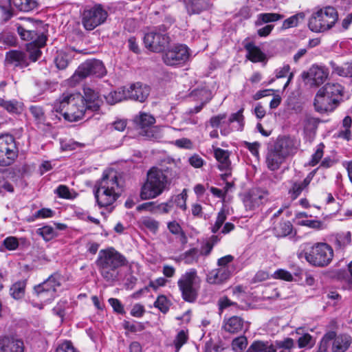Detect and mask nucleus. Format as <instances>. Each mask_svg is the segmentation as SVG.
I'll return each instance as SVG.
<instances>
[{
	"label": "nucleus",
	"instance_id": "680f3d73",
	"mask_svg": "<svg viewBox=\"0 0 352 352\" xmlns=\"http://www.w3.org/2000/svg\"><path fill=\"white\" fill-rule=\"evenodd\" d=\"M187 340H188L187 333L184 330L180 331L177 333V335L174 340V344H175L177 351H178L181 349V347L187 342Z\"/></svg>",
	"mask_w": 352,
	"mask_h": 352
},
{
	"label": "nucleus",
	"instance_id": "774afa93",
	"mask_svg": "<svg viewBox=\"0 0 352 352\" xmlns=\"http://www.w3.org/2000/svg\"><path fill=\"white\" fill-rule=\"evenodd\" d=\"M56 352H78L69 341H65L60 344L56 349Z\"/></svg>",
	"mask_w": 352,
	"mask_h": 352
},
{
	"label": "nucleus",
	"instance_id": "f8f14e48",
	"mask_svg": "<svg viewBox=\"0 0 352 352\" xmlns=\"http://www.w3.org/2000/svg\"><path fill=\"white\" fill-rule=\"evenodd\" d=\"M331 341H333V352H344L349 347L351 343V338L348 335L337 336L335 331H329L324 334L320 341L319 352H326Z\"/></svg>",
	"mask_w": 352,
	"mask_h": 352
},
{
	"label": "nucleus",
	"instance_id": "09e8293b",
	"mask_svg": "<svg viewBox=\"0 0 352 352\" xmlns=\"http://www.w3.org/2000/svg\"><path fill=\"white\" fill-rule=\"evenodd\" d=\"M301 124L305 133L311 132L317 128L318 120L310 115L305 114L301 120Z\"/></svg>",
	"mask_w": 352,
	"mask_h": 352
},
{
	"label": "nucleus",
	"instance_id": "aec40b11",
	"mask_svg": "<svg viewBox=\"0 0 352 352\" xmlns=\"http://www.w3.org/2000/svg\"><path fill=\"white\" fill-rule=\"evenodd\" d=\"M24 343L18 338L0 336V352H24Z\"/></svg>",
	"mask_w": 352,
	"mask_h": 352
},
{
	"label": "nucleus",
	"instance_id": "8fccbe9b",
	"mask_svg": "<svg viewBox=\"0 0 352 352\" xmlns=\"http://www.w3.org/2000/svg\"><path fill=\"white\" fill-rule=\"evenodd\" d=\"M170 305V301L164 295L159 296L154 302V306L159 309L163 314H166L168 311Z\"/></svg>",
	"mask_w": 352,
	"mask_h": 352
},
{
	"label": "nucleus",
	"instance_id": "5fc2aeb1",
	"mask_svg": "<svg viewBox=\"0 0 352 352\" xmlns=\"http://www.w3.org/2000/svg\"><path fill=\"white\" fill-rule=\"evenodd\" d=\"M34 293L36 295L38 299L44 303H47L55 298L54 294H51L50 296V294L47 291H45L44 289H37V287H34Z\"/></svg>",
	"mask_w": 352,
	"mask_h": 352
},
{
	"label": "nucleus",
	"instance_id": "37998d69",
	"mask_svg": "<svg viewBox=\"0 0 352 352\" xmlns=\"http://www.w3.org/2000/svg\"><path fill=\"white\" fill-rule=\"evenodd\" d=\"M305 18V14L303 12H298L283 22L282 29L286 30L290 28H294L298 25L300 21H302Z\"/></svg>",
	"mask_w": 352,
	"mask_h": 352
},
{
	"label": "nucleus",
	"instance_id": "69168bd1",
	"mask_svg": "<svg viewBox=\"0 0 352 352\" xmlns=\"http://www.w3.org/2000/svg\"><path fill=\"white\" fill-rule=\"evenodd\" d=\"M323 148L324 145L322 144L318 145L316 152L312 155L309 165L314 166L320 162L323 156Z\"/></svg>",
	"mask_w": 352,
	"mask_h": 352
},
{
	"label": "nucleus",
	"instance_id": "79ce46f5",
	"mask_svg": "<svg viewBox=\"0 0 352 352\" xmlns=\"http://www.w3.org/2000/svg\"><path fill=\"white\" fill-rule=\"evenodd\" d=\"M107 102L110 104H113L121 102L123 100L128 99L126 90L125 89H119L110 92L105 96Z\"/></svg>",
	"mask_w": 352,
	"mask_h": 352
},
{
	"label": "nucleus",
	"instance_id": "5701e85b",
	"mask_svg": "<svg viewBox=\"0 0 352 352\" xmlns=\"http://www.w3.org/2000/svg\"><path fill=\"white\" fill-rule=\"evenodd\" d=\"M84 102L87 110L96 111L102 104V100L98 93L89 87L84 88Z\"/></svg>",
	"mask_w": 352,
	"mask_h": 352
},
{
	"label": "nucleus",
	"instance_id": "bf43d9fd",
	"mask_svg": "<svg viewBox=\"0 0 352 352\" xmlns=\"http://www.w3.org/2000/svg\"><path fill=\"white\" fill-rule=\"evenodd\" d=\"M272 277L276 279H280L289 282L292 281L294 279L292 274L287 270L283 269H278L275 271Z\"/></svg>",
	"mask_w": 352,
	"mask_h": 352
},
{
	"label": "nucleus",
	"instance_id": "6e6d98bb",
	"mask_svg": "<svg viewBox=\"0 0 352 352\" xmlns=\"http://www.w3.org/2000/svg\"><path fill=\"white\" fill-rule=\"evenodd\" d=\"M248 345L247 338L244 336L238 337L232 340V347L236 352H240L246 348Z\"/></svg>",
	"mask_w": 352,
	"mask_h": 352
},
{
	"label": "nucleus",
	"instance_id": "f704fd0d",
	"mask_svg": "<svg viewBox=\"0 0 352 352\" xmlns=\"http://www.w3.org/2000/svg\"><path fill=\"white\" fill-rule=\"evenodd\" d=\"M284 16L278 13H261L256 16V20L254 22L256 26H261L264 23L278 21L283 19Z\"/></svg>",
	"mask_w": 352,
	"mask_h": 352
},
{
	"label": "nucleus",
	"instance_id": "338daca9",
	"mask_svg": "<svg viewBox=\"0 0 352 352\" xmlns=\"http://www.w3.org/2000/svg\"><path fill=\"white\" fill-rule=\"evenodd\" d=\"M54 212L50 208H42L37 212H36L33 217L32 221H34L35 219H45L50 218L53 217Z\"/></svg>",
	"mask_w": 352,
	"mask_h": 352
},
{
	"label": "nucleus",
	"instance_id": "4be33fe9",
	"mask_svg": "<svg viewBox=\"0 0 352 352\" xmlns=\"http://www.w3.org/2000/svg\"><path fill=\"white\" fill-rule=\"evenodd\" d=\"M173 208L172 201L157 204L155 201L145 202L137 207L138 211H147L151 213L167 214Z\"/></svg>",
	"mask_w": 352,
	"mask_h": 352
},
{
	"label": "nucleus",
	"instance_id": "13d9d810",
	"mask_svg": "<svg viewBox=\"0 0 352 352\" xmlns=\"http://www.w3.org/2000/svg\"><path fill=\"white\" fill-rule=\"evenodd\" d=\"M186 199H187V193L186 192V190H184L183 192L174 198L172 201V204L173 203L179 208L183 210H186Z\"/></svg>",
	"mask_w": 352,
	"mask_h": 352
},
{
	"label": "nucleus",
	"instance_id": "39448f33",
	"mask_svg": "<svg viewBox=\"0 0 352 352\" xmlns=\"http://www.w3.org/2000/svg\"><path fill=\"white\" fill-rule=\"evenodd\" d=\"M34 26V23L30 19H27L25 24L17 28V32L21 38L30 41V43H28L26 47L30 54L28 60L30 59L32 62L36 61L40 58L41 55V48L45 45L47 40V37L43 32Z\"/></svg>",
	"mask_w": 352,
	"mask_h": 352
},
{
	"label": "nucleus",
	"instance_id": "f03ea898",
	"mask_svg": "<svg viewBox=\"0 0 352 352\" xmlns=\"http://www.w3.org/2000/svg\"><path fill=\"white\" fill-rule=\"evenodd\" d=\"M94 196L100 208L112 205L120 196L123 188L122 177L114 170L104 173L95 186Z\"/></svg>",
	"mask_w": 352,
	"mask_h": 352
},
{
	"label": "nucleus",
	"instance_id": "72a5a7b5",
	"mask_svg": "<svg viewBox=\"0 0 352 352\" xmlns=\"http://www.w3.org/2000/svg\"><path fill=\"white\" fill-rule=\"evenodd\" d=\"M60 285L58 277L56 275H52L46 280L42 283L36 285L37 289H44L47 291L50 295L52 294H56V288Z\"/></svg>",
	"mask_w": 352,
	"mask_h": 352
},
{
	"label": "nucleus",
	"instance_id": "423d86ee",
	"mask_svg": "<svg viewBox=\"0 0 352 352\" xmlns=\"http://www.w3.org/2000/svg\"><path fill=\"white\" fill-rule=\"evenodd\" d=\"M338 20L336 9L332 6H326L313 12L309 19L308 27L314 32H324L331 29Z\"/></svg>",
	"mask_w": 352,
	"mask_h": 352
},
{
	"label": "nucleus",
	"instance_id": "a18cd8bd",
	"mask_svg": "<svg viewBox=\"0 0 352 352\" xmlns=\"http://www.w3.org/2000/svg\"><path fill=\"white\" fill-rule=\"evenodd\" d=\"M135 122L138 126L144 129L153 125L155 122V119L151 114L140 113V115L135 118Z\"/></svg>",
	"mask_w": 352,
	"mask_h": 352
},
{
	"label": "nucleus",
	"instance_id": "c9c22d12",
	"mask_svg": "<svg viewBox=\"0 0 352 352\" xmlns=\"http://www.w3.org/2000/svg\"><path fill=\"white\" fill-rule=\"evenodd\" d=\"M335 244L337 248L344 249L351 242V233L349 231H342L335 234Z\"/></svg>",
	"mask_w": 352,
	"mask_h": 352
},
{
	"label": "nucleus",
	"instance_id": "9b49d317",
	"mask_svg": "<svg viewBox=\"0 0 352 352\" xmlns=\"http://www.w3.org/2000/svg\"><path fill=\"white\" fill-rule=\"evenodd\" d=\"M18 152L15 139L12 135H0V166L11 165L17 157Z\"/></svg>",
	"mask_w": 352,
	"mask_h": 352
},
{
	"label": "nucleus",
	"instance_id": "0eeeda50",
	"mask_svg": "<svg viewBox=\"0 0 352 352\" xmlns=\"http://www.w3.org/2000/svg\"><path fill=\"white\" fill-rule=\"evenodd\" d=\"M302 254L310 265L319 267L327 266L333 258V250L331 246L322 242L315 243L307 247Z\"/></svg>",
	"mask_w": 352,
	"mask_h": 352
},
{
	"label": "nucleus",
	"instance_id": "4468645a",
	"mask_svg": "<svg viewBox=\"0 0 352 352\" xmlns=\"http://www.w3.org/2000/svg\"><path fill=\"white\" fill-rule=\"evenodd\" d=\"M170 42L168 35L164 32L151 31L144 37L145 47L153 52H161L168 47Z\"/></svg>",
	"mask_w": 352,
	"mask_h": 352
},
{
	"label": "nucleus",
	"instance_id": "de8ad7c7",
	"mask_svg": "<svg viewBox=\"0 0 352 352\" xmlns=\"http://www.w3.org/2000/svg\"><path fill=\"white\" fill-rule=\"evenodd\" d=\"M288 75L287 80L283 86V89L289 85L292 78H294V73L290 72V66L288 64L284 65L283 67L278 68L276 70V78H285Z\"/></svg>",
	"mask_w": 352,
	"mask_h": 352
},
{
	"label": "nucleus",
	"instance_id": "dca6fc26",
	"mask_svg": "<svg viewBox=\"0 0 352 352\" xmlns=\"http://www.w3.org/2000/svg\"><path fill=\"white\" fill-rule=\"evenodd\" d=\"M300 146V141L294 137L283 135L278 137L274 143V148L285 157L295 154Z\"/></svg>",
	"mask_w": 352,
	"mask_h": 352
},
{
	"label": "nucleus",
	"instance_id": "1a4fd4ad",
	"mask_svg": "<svg viewBox=\"0 0 352 352\" xmlns=\"http://www.w3.org/2000/svg\"><path fill=\"white\" fill-rule=\"evenodd\" d=\"M108 16L107 11L101 4L87 6L82 14V24L87 30H93L104 23Z\"/></svg>",
	"mask_w": 352,
	"mask_h": 352
},
{
	"label": "nucleus",
	"instance_id": "2eb2a0df",
	"mask_svg": "<svg viewBox=\"0 0 352 352\" xmlns=\"http://www.w3.org/2000/svg\"><path fill=\"white\" fill-rule=\"evenodd\" d=\"M188 48L183 45H177L167 50L163 54L164 63L169 66L184 64L188 58Z\"/></svg>",
	"mask_w": 352,
	"mask_h": 352
},
{
	"label": "nucleus",
	"instance_id": "e433bc0d",
	"mask_svg": "<svg viewBox=\"0 0 352 352\" xmlns=\"http://www.w3.org/2000/svg\"><path fill=\"white\" fill-rule=\"evenodd\" d=\"M10 2L19 10L23 12L32 11L38 6L36 0H10Z\"/></svg>",
	"mask_w": 352,
	"mask_h": 352
},
{
	"label": "nucleus",
	"instance_id": "e2e57ef3",
	"mask_svg": "<svg viewBox=\"0 0 352 352\" xmlns=\"http://www.w3.org/2000/svg\"><path fill=\"white\" fill-rule=\"evenodd\" d=\"M67 307V300H60L53 308L52 311L54 314L60 317L62 320L65 315V309Z\"/></svg>",
	"mask_w": 352,
	"mask_h": 352
},
{
	"label": "nucleus",
	"instance_id": "9d476101",
	"mask_svg": "<svg viewBox=\"0 0 352 352\" xmlns=\"http://www.w3.org/2000/svg\"><path fill=\"white\" fill-rule=\"evenodd\" d=\"M106 74L103 63L98 60H89L78 66L71 77L72 83L76 84L89 76L102 77Z\"/></svg>",
	"mask_w": 352,
	"mask_h": 352
},
{
	"label": "nucleus",
	"instance_id": "2f4dec72",
	"mask_svg": "<svg viewBox=\"0 0 352 352\" xmlns=\"http://www.w3.org/2000/svg\"><path fill=\"white\" fill-rule=\"evenodd\" d=\"M276 347L270 342L254 341L246 352H276Z\"/></svg>",
	"mask_w": 352,
	"mask_h": 352
},
{
	"label": "nucleus",
	"instance_id": "58836bf2",
	"mask_svg": "<svg viewBox=\"0 0 352 352\" xmlns=\"http://www.w3.org/2000/svg\"><path fill=\"white\" fill-rule=\"evenodd\" d=\"M25 280H19L14 283L10 289V296L15 300L21 299L25 295Z\"/></svg>",
	"mask_w": 352,
	"mask_h": 352
},
{
	"label": "nucleus",
	"instance_id": "0e129e2a",
	"mask_svg": "<svg viewBox=\"0 0 352 352\" xmlns=\"http://www.w3.org/2000/svg\"><path fill=\"white\" fill-rule=\"evenodd\" d=\"M55 64L60 69H65L69 64L68 56L63 53H59L55 58Z\"/></svg>",
	"mask_w": 352,
	"mask_h": 352
},
{
	"label": "nucleus",
	"instance_id": "4c0bfd02",
	"mask_svg": "<svg viewBox=\"0 0 352 352\" xmlns=\"http://www.w3.org/2000/svg\"><path fill=\"white\" fill-rule=\"evenodd\" d=\"M30 111L34 117V120L37 124H43L46 126L52 125L50 122L47 121L44 111L41 107L36 105L31 106L30 107Z\"/></svg>",
	"mask_w": 352,
	"mask_h": 352
},
{
	"label": "nucleus",
	"instance_id": "603ef678",
	"mask_svg": "<svg viewBox=\"0 0 352 352\" xmlns=\"http://www.w3.org/2000/svg\"><path fill=\"white\" fill-rule=\"evenodd\" d=\"M300 225L316 230H322L327 228V225L324 222L315 219L302 220L300 222Z\"/></svg>",
	"mask_w": 352,
	"mask_h": 352
},
{
	"label": "nucleus",
	"instance_id": "f3484780",
	"mask_svg": "<svg viewBox=\"0 0 352 352\" xmlns=\"http://www.w3.org/2000/svg\"><path fill=\"white\" fill-rule=\"evenodd\" d=\"M314 107L319 113H324L333 111L339 103L338 99H333L320 89L314 99Z\"/></svg>",
	"mask_w": 352,
	"mask_h": 352
},
{
	"label": "nucleus",
	"instance_id": "a878e982",
	"mask_svg": "<svg viewBox=\"0 0 352 352\" xmlns=\"http://www.w3.org/2000/svg\"><path fill=\"white\" fill-rule=\"evenodd\" d=\"M231 272L228 267H219L211 270L208 276L207 280L210 284H219L230 278Z\"/></svg>",
	"mask_w": 352,
	"mask_h": 352
},
{
	"label": "nucleus",
	"instance_id": "49530a36",
	"mask_svg": "<svg viewBox=\"0 0 352 352\" xmlns=\"http://www.w3.org/2000/svg\"><path fill=\"white\" fill-rule=\"evenodd\" d=\"M0 107L13 113H18L21 110V103L15 100H5L0 98Z\"/></svg>",
	"mask_w": 352,
	"mask_h": 352
},
{
	"label": "nucleus",
	"instance_id": "20e7f679",
	"mask_svg": "<svg viewBox=\"0 0 352 352\" xmlns=\"http://www.w3.org/2000/svg\"><path fill=\"white\" fill-rule=\"evenodd\" d=\"M56 111L64 110V119L69 122H76L83 118L87 110L82 95L78 92L63 93L55 101Z\"/></svg>",
	"mask_w": 352,
	"mask_h": 352
},
{
	"label": "nucleus",
	"instance_id": "473e14b6",
	"mask_svg": "<svg viewBox=\"0 0 352 352\" xmlns=\"http://www.w3.org/2000/svg\"><path fill=\"white\" fill-rule=\"evenodd\" d=\"M332 73L343 78H352V63H345L338 65L333 62L330 63Z\"/></svg>",
	"mask_w": 352,
	"mask_h": 352
},
{
	"label": "nucleus",
	"instance_id": "6e6552de",
	"mask_svg": "<svg viewBox=\"0 0 352 352\" xmlns=\"http://www.w3.org/2000/svg\"><path fill=\"white\" fill-rule=\"evenodd\" d=\"M201 280L195 269H191L182 274L177 280V286L183 300L193 302L198 296Z\"/></svg>",
	"mask_w": 352,
	"mask_h": 352
},
{
	"label": "nucleus",
	"instance_id": "c03bdc74",
	"mask_svg": "<svg viewBox=\"0 0 352 352\" xmlns=\"http://www.w3.org/2000/svg\"><path fill=\"white\" fill-rule=\"evenodd\" d=\"M140 223L141 226L146 228L153 234H156L160 228V222L155 219L150 217H144L140 221Z\"/></svg>",
	"mask_w": 352,
	"mask_h": 352
},
{
	"label": "nucleus",
	"instance_id": "a211bd4d",
	"mask_svg": "<svg viewBox=\"0 0 352 352\" xmlns=\"http://www.w3.org/2000/svg\"><path fill=\"white\" fill-rule=\"evenodd\" d=\"M266 197V192L254 189L245 195L243 202L247 210H253L262 204Z\"/></svg>",
	"mask_w": 352,
	"mask_h": 352
},
{
	"label": "nucleus",
	"instance_id": "3c124183",
	"mask_svg": "<svg viewBox=\"0 0 352 352\" xmlns=\"http://www.w3.org/2000/svg\"><path fill=\"white\" fill-rule=\"evenodd\" d=\"M36 233L41 235L46 241H50L56 235V230L50 226H45L37 229Z\"/></svg>",
	"mask_w": 352,
	"mask_h": 352
},
{
	"label": "nucleus",
	"instance_id": "c85d7f7f",
	"mask_svg": "<svg viewBox=\"0 0 352 352\" xmlns=\"http://www.w3.org/2000/svg\"><path fill=\"white\" fill-rule=\"evenodd\" d=\"M214 155L219 162L218 168L221 170H230L231 162L230 160V152L220 148L214 150Z\"/></svg>",
	"mask_w": 352,
	"mask_h": 352
},
{
	"label": "nucleus",
	"instance_id": "bb28decb",
	"mask_svg": "<svg viewBox=\"0 0 352 352\" xmlns=\"http://www.w3.org/2000/svg\"><path fill=\"white\" fill-rule=\"evenodd\" d=\"M314 175V173H310L302 182H294L292 187L289 190V194L291 198L294 200L297 199L301 194V192L305 190L309 185Z\"/></svg>",
	"mask_w": 352,
	"mask_h": 352
},
{
	"label": "nucleus",
	"instance_id": "a19ab883",
	"mask_svg": "<svg viewBox=\"0 0 352 352\" xmlns=\"http://www.w3.org/2000/svg\"><path fill=\"white\" fill-rule=\"evenodd\" d=\"M292 224L289 221H286L280 222L274 227V230L277 237H285L292 233Z\"/></svg>",
	"mask_w": 352,
	"mask_h": 352
},
{
	"label": "nucleus",
	"instance_id": "864d4df0",
	"mask_svg": "<svg viewBox=\"0 0 352 352\" xmlns=\"http://www.w3.org/2000/svg\"><path fill=\"white\" fill-rule=\"evenodd\" d=\"M274 346L276 349H280V352H291V349L294 346V342L293 339L287 338L283 340L276 341Z\"/></svg>",
	"mask_w": 352,
	"mask_h": 352
},
{
	"label": "nucleus",
	"instance_id": "ea45409f",
	"mask_svg": "<svg viewBox=\"0 0 352 352\" xmlns=\"http://www.w3.org/2000/svg\"><path fill=\"white\" fill-rule=\"evenodd\" d=\"M199 256V250L197 248H191L178 257V261H183L186 264L190 265L197 262Z\"/></svg>",
	"mask_w": 352,
	"mask_h": 352
},
{
	"label": "nucleus",
	"instance_id": "f257e3e1",
	"mask_svg": "<svg viewBox=\"0 0 352 352\" xmlns=\"http://www.w3.org/2000/svg\"><path fill=\"white\" fill-rule=\"evenodd\" d=\"M175 177V173L171 167L151 168L140 188L141 199H152L162 195L169 188L172 179Z\"/></svg>",
	"mask_w": 352,
	"mask_h": 352
},
{
	"label": "nucleus",
	"instance_id": "cd10ccee",
	"mask_svg": "<svg viewBox=\"0 0 352 352\" xmlns=\"http://www.w3.org/2000/svg\"><path fill=\"white\" fill-rule=\"evenodd\" d=\"M243 320L239 316H232L224 320L223 329L230 333H238L243 331Z\"/></svg>",
	"mask_w": 352,
	"mask_h": 352
},
{
	"label": "nucleus",
	"instance_id": "052dcab7",
	"mask_svg": "<svg viewBox=\"0 0 352 352\" xmlns=\"http://www.w3.org/2000/svg\"><path fill=\"white\" fill-rule=\"evenodd\" d=\"M168 230L175 235H180L184 239H186V236L182 230L181 226L175 221H173L168 223L167 225Z\"/></svg>",
	"mask_w": 352,
	"mask_h": 352
},
{
	"label": "nucleus",
	"instance_id": "7c9ffc66",
	"mask_svg": "<svg viewBox=\"0 0 352 352\" xmlns=\"http://www.w3.org/2000/svg\"><path fill=\"white\" fill-rule=\"evenodd\" d=\"M333 99H338V103L342 100L344 94V87L338 83H327L320 88Z\"/></svg>",
	"mask_w": 352,
	"mask_h": 352
},
{
	"label": "nucleus",
	"instance_id": "393cba45",
	"mask_svg": "<svg viewBox=\"0 0 352 352\" xmlns=\"http://www.w3.org/2000/svg\"><path fill=\"white\" fill-rule=\"evenodd\" d=\"M286 157H285L281 153L276 151L275 148L270 149L266 155L265 163L267 167L270 170H276L280 165L284 162Z\"/></svg>",
	"mask_w": 352,
	"mask_h": 352
},
{
	"label": "nucleus",
	"instance_id": "412c9836",
	"mask_svg": "<svg viewBox=\"0 0 352 352\" xmlns=\"http://www.w3.org/2000/svg\"><path fill=\"white\" fill-rule=\"evenodd\" d=\"M215 0H186V8L188 14H199L209 10Z\"/></svg>",
	"mask_w": 352,
	"mask_h": 352
},
{
	"label": "nucleus",
	"instance_id": "6ab92c4d",
	"mask_svg": "<svg viewBox=\"0 0 352 352\" xmlns=\"http://www.w3.org/2000/svg\"><path fill=\"white\" fill-rule=\"evenodd\" d=\"M126 90L128 99L140 102L146 100L150 94V87L141 82H137L131 85Z\"/></svg>",
	"mask_w": 352,
	"mask_h": 352
},
{
	"label": "nucleus",
	"instance_id": "c756f323",
	"mask_svg": "<svg viewBox=\"0 0 352 352\" xmlns=\"http://www.w3.org/2000/svg\"><path fill=\"white\" fill-rule=\"evenodd\" d=\"M244 47L247 51L246 57L250 61L253 63H258L265 60V54L253 43H248L245 45Z\"/></svg>",
	"mask_w": 352,
	"mask_h": 352
},
{
	"label": "nucleus",
	"instance_id": "b1692460",
	"mask_svg": "<svg viewBox=\"0 0 352 352\" xmlns=\"http://www.w3.org/2000/svg\"><path fill=\"white\" fill-rule=\"evenodd\" d=\"M6 62L15 67L23 68L29 65L26 54L19 50H10L6 54Z\"/></svg>",
	"mask_w": 352,
	"mask_h": 352
},
{
	"label": "nucleus",
	"instance_id": "4d7b16f0",
	"mask_svg": "<svg viewBox=\"0 0 352 352\" xmlns=\"http://www.w3.org/2000/svg\"><path fill=\"white\" fill-rule=\"evenodd\" d=\"M227 219L226 214L224 210H221L217 214L216 221L214 224L211 228V231L212 233H217L221 227L224 223L225 221Z\"/></svg>",
	"mask_w": 352,
	"mask_h": 352
},
{
	"label": "nucleus",
	"instance_id": "ddd939ff",
	"mask_svg": "<svg viewBox=\"0 0 352 352\" xmlns=\"http://www.w3.org/2000/svg\"><path fill=\"white\" fill-rule=\"evenodd\" d=\"M301 76L307 85L318 87L328 78L329 69L324 66L312 65L307 71L302 73Z\"/></svg>",
	"mask_w": 352,
	"mask_h": 352
},
{
	"label": "nucleus",
	"instance_id": "7ed1b4c3",
	"mask_svg": "<svg viewBox=\"0 0 352 352\" xmlns=\"http://www.w3.org/2000/svg\"><path fill=\"white\" fill-rule=\"evenodd\" d=\"M102 278L108 283L118 280L120 268L128 263L126 258L113 248L100 250L95 261Z\"/></svg>",
	"mask_w": 352,
	"mask_h": 352
}]
</instances>
